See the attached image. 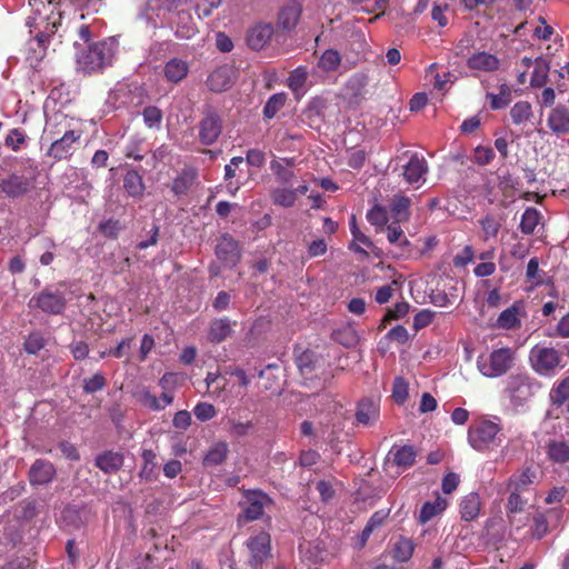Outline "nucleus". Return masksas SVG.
Returning a JSON list of instances; mask_svg holds the SVG:
<instances>
[{"instance_id": "1", "label": "nucleus", "mask_w": 569, "mask_h": 569, "mask_svg": "<svg viewBox=\"0 0 569 569\" xmlns=\"http://www.w3.org/2000/svg\"><path fill=\"white\" fill-rule=\"evenodd\" d=\"M569 359V342L561 346L560 349L546 346H535L530 350L529 361L531 368L539 376H553L557 370L567 366Z\"/></svg>"}, {"instance_id": "2", "label": "nucleus", "mask_w": 569, "mask_h": 569, "mask_svg": "<svg viewBox=\"0 0 569 569\" xmlns=\"http://www.w3.org/2000/svg\"><path fill=\"white\" fill-rule=\"evenodd\" d=\"M114 57V43L99 41L91 44L79 58V64L86 73L103 70L111 66Z\"/></svg>"}, {"instance_id": "3", "label": "nucleus", "mask_w": 569, "mask_h": 569, "mask_svg": "<svg viewBox=\"0 0 569 569\" xmlns=\"http://www.w3.org/2000/svg\"><path fill=\"white\" fill-rule=\"evenodd\" d=\"M515 361L513 351L508 348H499L488 356H480L477 366L481 375L488 378H498L507 373Z\"/></svg>"}, {"instance_id": "4", "label": "nucleus", "mask_w": 569, "mask_h": 569, "mask_svg": "<svg viewBox=\"0 0 569 569\" xmlns=\"http://www.w3.org/2000/svg\"><path fill=\"white\" fill-rule=\"evenodd\" d=\"M23 169L29 173V177L18 173H12L0 182V188L3 193L9 198H19L28 193L36 181L38 174V164L32 159H26Z\"/></svg>"}, {"instance_id": "5", "label": "nucleus", "mask_w": 569, "mask_h": 569, "mask_svg": "<svg viewBox=\"0 0 569 569\" xmlns=\"http://www.w3.org/2000/svg\"><path fill=\"white\" fill-rule=\"evenodd\" d=\"M500 431V425L491 420L482 419L475 421L469 427L468 440L473 449L485 451L496 442Z\"/></svg>"}, {"instance_id": "6", "label": "nucleus", "mask_w": 569, "mask_h": 569, "mask_svg": "<svg viewBox=\"0 0 569 569\" xmlns=\"http://www.w3.org/2000/svg\"><path fill=\"white\" fill-rule=\"evenodd\" d=\"M198 128L199 141L204 146H211L217 142L222 132V119L216 110L207 107L202 112Z\"/></svg>"}, {"instance_id": "7", "label": "nucleus", "mask_w": 569, "mask_h": 569, "mask_svg": "<svg viewBox=\"0 0 569 569\" xmlns=\"http://www.w3.org/2000/svg\"><path fill=\"white\" fill-rule=\"evenodd\" d=\"M29 305L48 315H61L66 309L67 300L63 292L46 288L34 295Z\"/></svg>"}, {"instance_id": "8", "label": "nucleus", "mask_w": 569, "mask_h": 569, "mask_svg": "<svg viewBox=\"0 0 569 569\" xmlns=\"http://www.w3.org/2000/svg\"><path fill=\"white\" fill-rule=\"evenodd\" d=\"M250 551L249 565L252 569H262V563L270 557L271 539L269 533L261 531L257 536L250 537L247 542Z\"/></svg>"}, {"instance_id": "9", "label": "nucleus", "mask_w": 569, "mask_h": 569, "mask_svg": "<svg viewBox=\"0 0 569 569\" xmlns=\"http://www.w3.org/2000/svg\"><path fill=\"white\" fill-rule=\"evenodd\" d=\"M81 130H66L61 138L56 139L47 151V156L54 160H67L73 151L74 144L79 142L81 138Z\"/></svg>"}, {"instance_id": "10", "label": "nucleus", "mask_w": 569, "mask_h": 569, "mask_svg": "<svg viewBox=\"0 0 569 569\" xmlns=\"http://www.w3.org/2000/svg\"><path fill=\"white\" fill-rule=\"evenodd\" d=\"M546 124L549 131L557 137L569 134V101L567 103L558 102L549 109Z\"/></svg>"}, {"instance_id": "11", "label": "nucleus", "mask_w": 569, "mask_h": 569, "mask_svg": "<svg viewBox=\"0 0 569 569\" xmlns=\"http://www.w3.org/2000/svg\"><path fill=\"white\" fill-rule=\"evenodd\" d=\"M132 397L137 400V402L152 411L163 410L167 406H170L173 402V395L171 392H162L158 398L153 395L150 389L146 386L138 387L133 392Z\"/></svg>"}, {"instance_id": "12", "label": "nucleus", "mask_w": 569, "mask_h": 569, "mask_svg": "<svg viewBox=\"0 0 569 569\" xmlns=\"http://www.w3.org/2000/svg\"><path fill=\"white\" fill-rule=\"evenodd\" d=\"M507 391L513 405L522 406L532 396V381L528 376L513 375L509 377Z\"/></svg>"}, {"instance_id": "13", "label": "nucleus", "mask_w": 569, "mask_h": 569, "mask_svg": "<svg viewBox=\"0 0 569 569\" xmlns=\"http://www.w3.org/2000/svg\"><path fill=\"white\" fill-rule=\"evenodd\" d=\"M270 498L260 490H246L242 505V516L247 521L259 519L263 515L264 506Z\"/></svg>"}, {"instance_id": "14", "label": "nucleus", "mask_w": 569, "mask_h": 569, "mask_svg": "<svg viewBox=\"0 0 569 569\" xmlns=\"http://www.w3.org/2000/svg\"><path fill=\"white\" fill-rule=\"evenodd\" d=\"M380 418V400L375 398H363L358 401L355 412L356 423L358 426L371 427Z\"/></svg>"}, {"instance_id": "15", "label": "nucleus", "mask_w": 569, "mask_h": 569, "mask_svg": "<svg viewBox=\"0 0 569 569\" xmlns=\"http://www.w3.org/2000/svg\"><path fill=\"white\" fill-rule=\"evenodd\" d=\"M216 254L228 267H234L240 258L239 243L230 234H223L216 247Z\"/></svg>"}, {"instance_id": "16", "label": "nucleus", "mask_w": 569, "mask_h": 569, "mask_svg": "<svg viewBox=\"0 0 569 569\" xmlns=\"http://www.w3.org/2000/svg\"><path fill=\"white\" fill-rule=\"evenodd\" d=\"M56 468L52 462L46 459H37L29 470V482L31 486H44L56 477Z\"/></svg>"}, {"instance_id": "17", "label": "nucleus", "mask_w": 569, "mask_h": 569, "mask_svg": "<svg viewBox=\"0 0 569 569\" xmlns=\"http://www.w3.org/2000/svg\"><path fill=\"white\" fill-rule=\"evenodd\" d=\"M233 71L228 66L216 68L207 78L206 84L212 92H222L228 90L232 83Z\"/></svg>"}, {"instance_id": "18", "label": "nucleus", "mask_w": 569, "mask_h": 569, "mask_svg": "<svg viewBox=\"0 0 569 569\" xmlns=\"http://www.w3.org/2000/svg\"><path fill=\"white\" fill-rule=\"evenodd\" d=\"M467 67L473 71L495 72L500 68V60L492 53L479 51L468 58Z\"/></svg>"}, {"instance_id": "19", "label": "nucleus", "mask_w": 569, "mask_h": 569, "mask_svg": "<svg viewBox=\"0 0 569 569\" xmlns=\"http://www.w3.org/2000/svg\"><path fill=\"white\" fill-rule=\"evenodd\" d=\"M273 27L271 23H257L248 30L247 43L253 50L262 49L271 39Z\"/></svg>"}, {"instance_id": "20", "label": "nucleus", "mask_w": 569, "mask_h": 569, "mask_svg": "<svg viewBox=\"0 0 569 569\" xmlns=\"http://www.w3.org/2000/svg\"><path fill=\"white\" fill-rule=\"evenodd\" d=\"M428 172V163L425 157L413 153L403 167V178L408 183L419 182Z\"/></svg>"}, {"instance_id": "21", "label": "nucleus", "mask_w": 569, "mask_h": 569, "mask_svg": "<svg viewBox=\"0 0 569 569\" xmlns=\"http://www.w3.org/2000/svg\"><path fill=\"white\" fill-rule=\"evenodd\" d=\"M123 455L112 450L103 451L94 459V465L107 475L116 473L123 466Z\"/></svg>"}, {"instance_id": "22", "label": "nucleus", "mask_w": 569, "mask_h": 569, "mask_svg": "<svg viewBox=\"0 0 569 569\" xmlns=\"http://www.w3.org/2000/svg\"><path fill=\"white\" fill-rule=\"evenodd\" d=\"M237 321H230L229 318L223 317L213 319L209 325L208 340L212 343H220L229 338L232 333V327Z\"/></svg>"}, {"instance_id": "23", "label": "nucleus", "mask_w": 569, "mask_h": 569, "mask_svg": "<svg viewBox=\"0 0 569 569\" xmlns=\"http://www.w3.org/2000/svg\"><path fill=\"white\" fill-rule=\"evenodd\" d=\"M302 13V6L297 1L286 4L278 14V24L283 30H292L298 24Z\"/></svg>"}, {"instance_id": "24", "label": "nucleus", "mask_w": 569, "mask_h": 569, "mask_svg": "<svg viewBox=\"0 0 569 569\" xmlns=\"http://www.w3.org/2000/svg\"><path fill=\"white\" fill-rule=\"evenodd\" d=\"M551 516H556L559 520L562 516L561 509H549L546 512H537L532 517V527H531V536L532 538L540 540L542 539L549 531V520L548 518Z\"/></svg>"}, {"instance_id": "25", "label": "nucleus", "mask_w": 569, "mask_h": 569, "mask_svg": "<svg viewBox=\"0 0 569 569\" xmlns=\"http://www.w3.org/2000/svg\"><path fill=\"white\" fill-rule=\"evenodd\" d=\"M197 171L192 168L182 169L172 180L171 191L174 196L180 197L189 192L197 180Z\"/></svg>"}, {"instance_id": "26", "label": "nucleus", "mask_w": 569, "mask_h": 569, "mask_svg": "<svg viewBox=\"0 0 569 569\" xmlns=\"http://www.w3.org/2000/svg\"><path fill=\"white\" fill-rule=\"evenodd\" d=\"M164 77L169 82L178 83L189 73V64L178 58L170 59L163 68Z\"/></svg>"}, {"instance_id": "27", "label": "nucleus", "mask_w": 569, "mask_h": 569, "mask_svg": "<svg viewBox=\"0 0 569 569\" xmlns=\"http://www.w3.org/2000/svg\"><path fill=\"white\" fill-rule=\"evenodd\" d=\"M229 455V446L226 441L213 443L203 457L204 467H216L222 465Z\"/></svg>"}, {"instance_id": "28", "label": "nucleus", "mask_w": 569, "mask_h": 569, "mask_svg": "<svg viewBox=\"0 0 569 569\" xmlns=\"http://www.w3.org/2000/svg\"><path fill=\"white\" fill-rule=\"evenodd\" d=\"M480 509H481V499L477 492H470L469 495L465 496L461 499L460 513H461V518L465 521L475 520L479 516Z\"/></svg>"}, {"instance_id": "29", "label": "nucleus", "mask_w": 569, "mask_h": 569, "mask_svg": "<svg viewBox=\"0 0 569 569\" xmlns=\"http://www.w3.org/2000/svg\"><path fill=\"white\" fill-rule=\"evenodd\" d=\"M368 81V76L362 72L355 73L347 81L346 88L355 102H360L365 99Z\"/></svg>"}, {"instance_id": "30", "label": "nucleus", "mask_w": 569, "mask_h": 569, "mask_svg": "<svg viewBox=\"0 0 569 569\" xmlns=\"http://www.w3.org/2000/svg\"><path fill=\"white\" fill-rule=\"evenodd\" d=\"M331 339L345 348H355L359 342L358 332L351 325H345L333 330Z\"/></svg>"}, {"instance_id": "31", "label": "nucleus", "mask_w": 569, "mask_h": 569, "mask_svg": "<svg viewBox=\"0 0 569 569\" xmlns=\"http://www.w3.org/2000/svg\"><path fill=\"white\" fill-rule=\"evenodd\" d=\"M123 189L132 198H140L144 192L142 176L136 170H129L123 176Z\"/></svg>"}, {"instance_id": "32", "label": "nucleus", "mask_w": 569, "mask_h": 569, "mask_svg": "<svg viewBox=\"0 0 569 569\" xmlns=\"http://www.w3.org/2000/svg\"><path fill=\"white\" fill-rule=\"evenodd\" d=\"M176 37L180 39H191L197 33L190 12L180 10L177 14Z\"/></svg>"}, {"instance_id": "33", "label": "nucleus", "mask_w": 569, "mask_h": 569, "mask_svg": "<svg viewBox=\"0 0 569 569\" xmlns=\"http://www.w3.org/2000/svg\"><path fill=\"white\" fill-rule=\"evenodd\" d=\"M389 453L398 467L409 468L416 462L417 451L412 446L393 447Z\"/></svg>"}, {"instance_id": "34", "label": "nucleus", "mask_w": 569, "mask_h": 569, "mask_svg": "<svg viewBox=\"0 0 569 569\" xmlns=\"http://www.w3.org/2000/svg\"><path fill=\"white\" fill-rule=\"evenodd\" d=\"M550 70V63L549 61L543 58L539 57L533 62V71L530 78V84L533 88H541L547 83L548 80V73Z\"/></svg>"}, {"instance_id": "35", "label": "nucleus", "mask_w": 569, "mask_h": 569, "mask_svg": "<svg viewBox=\"0 0 569 569\" xmlns=\"http://www.w3.org/2000/svg\"><path fill=\"white\" fill-rule=\"evenodd\" d=\"M510 118L515 126H521L533 118L532 106L529 101H518L510 109Z\"/></svg>"}, {"instance_id": "36", "label": "nucleus", "mask_w": 569, "mask_h": 569, "mask_svg": "<svg viewBox=\"0 0 569 569\" xmlns=\"http://www.w3.org/2000/svg\"><path fill=\"white\" fill-rule=\"evenodd\" d=\"M415 548L416 543L411 538L400 536L393 545V558L399 562H407L412 557Z\"/></svg>"}, {"instance_id": "37", "label": "nucleus", "mask_w": 569, "mask_h": 569, "mask_svg": "<svg viewBox=\"0 0 569 569\" xmlns=\"http://www.w3.org/2000/svg\"><path fill=\"white\" fill-rule=\"evenodd\" d=\"M553 407H561L569 400V377L557 381L549 393Z\"/></svg>"}, {"instance_id": "38", "label": "nucleus", "mask_w": 569, "mask_h": 569, "mask_svg": "<svg viewBox=\"0 0 569 569\" xmlns=\"http://www.w3.org/2000/svg\"><path fill=\"white\" fill-rule=\"evenodd\" d=\"M447 507V501L438 497L435 501H427L422 505L418 520L420 523H427L433 517L441 513Z\"/></svg>"}, {"instance_id": "39", "label": "nucleus", "mask_w": 569, "mask_h": 569, "mask_svg": "<svg viewBox=\"0 0 569 569\" xmlns=\"http://www.w3.org/2000/svg\"><path fill=\"white\" fill-rule=\"evenodd\" d=\"M548 458L556 463L569 461V446L565 441L552 440L547 446Z\"/></svg>"}, {"instance_id": "40", "label": "nucleus", "mask_w": 569, "mask_h": 569, "mask_svg": "<svg viewBox=\"0 0 569 569\" xmlns=\"http://www.w3.org/2000/svg\"><path fill=\"white\" fill-rule=\"evenodd\" d=\"M487 99L490 100V108L499 110L507 107L512 100V89L510 86L503 83L499 87V93H487Z\"/></svg>"}, {"instance_id": "41", "label": "nucleus", "mask_w": 569, "mask_h": 569, "mask_svg": "<svg viewBox=\"0 0 569 569\" xmlns=\"http://www.w3.org/2000/svg\"><path fill=\"white\" fill-rule=\"evenodd\" d=\"M539 221H540V212L536 208H532V207L527 208L521 216V220H520V224H519L520 231L523 234L533 233Z\"/></svg>"}, {"instance_id": "42", "label": "nucleus", "mask_w": 569, "mask_h": 569, "mask_svg": "<svg viewBox=\"0 0 569 569\" xmlns=\"http://www.w3.org/2000/svg\"><path fill=\"white\" fill-rule=\"evenodd\" d=\"M308 79L307 67L300 66L292 70L287 79V86L295 94H298L305 87Z\"/></svg>"}, {"instance_id": "43", "label": "nucleus", "mask_w": 569, "mask_h": 569, "mask_svg": "<svg viewBox=\"0 0 569 569\" xmlns=\"http://www.w3.org/2000/svg\"><path fill=\"white\" fill-rule=\"evenodd\" d=\"M519 316V309L516 306H511L510 308H507L503 310L498 319H497V326L502 329H515L520 326V320L518 318Z\"/></svg>"}, {"instance_id": "44", "label": "nucleus", "mask_w": 569, "mask_h": 569, "mask_svg": "<svg viewBox=\"0 0 569 569\" xmlns=\"http://www.w3.org/2000/svg\"><path fill=\"white\" fill-rule=\"evenodd\" d=\"M341 63V56L335 49H327L318 61V67L325 72L336 71Z\"/></svg>"}, {"instance_id": "45", "label": "nucleus", "mask_w": 569, "mask_h": 569, "mask_svg": "<svg viewBox=\"0 0 569 569\" xmlns=\"http://www.w3.org/2000/svg\"><path fill=\"white\" fill-rule=\"evenodd\" d=\"M271 199L277 206L290 208L296 203L297 191H293L292 189L277 188L272 190Z\"/></svg>"}, {"instance_id": "46", "label": "nucleus", "mask_w": 569, "mask_h": 569, "mask_svg": "<svg viewBox=\"0 0 569 569\" xmlns=\"http://www.w3.org/2000/svg\"><path fill=\"white\" fill-rule=\"evenodd\" d=\"M479 224L483 232V240L496 238L501 228V221L491 214H487L480 219Z\"/></svg>"}, {"instance_id": "47", "label": "nucleus", "mask_w": 569, "mask_h": 569, "mask_svg": "<svg viewBox=\"0 0 569 569\" xmlns=\"http://www.w3.org/2000/svg\"><path fill=\"white\" fill-rule=\"evenodd\" d=\"M287 101L286 93H274L272 94L263 107V116L267 119H272L278 111L284 106Z\"/></svg>"}, {"instance_id": "48", "label": "nucleus", "mask_w": 569, "mask_h": 569, "mask_svg": "<svg viewBox=\"0 0 569 569\" xmlns=\"http://www.w3.org/2000/svg\"><path fill=\"white\" fill-rule=\"evenodd\" d=\"M533 478L535 472L527 468L520 475L511 477L508 487L516 491H523L533 482Z\"/></svg>"}, {"instance_id": "49", "label": "nucleus", "mask_w": 569, "mask_h": 569, "mask_svg": "<svg viewBox=\"0 0 569 569\" xmlns=\"http://www.w3.org/2000/svg\"><path fill=\"white\" fill-rule=\"evenodd\" d=\"M47 345V340L39 331L31 332L23 343V349L29 355H37Z\"/></svg>"}, {"instance_id": "50", "label": "nucleus", "mask_w": 569, "mask_h": 569, "mask_svg": "<svg viewBox=\"0 0 569 569\" xmlns=\"http://www.w3.org/2000/svg\"><path fill=\"white\" fill-rule=\"evenodd\" d=\"M141 458L143 466L140 471V477L146 480H152L156 468V453L151 449H143Z\"/></svg>"}, {"instance_id": "51", "label": "nucleus", "mask_w": 569, "mask_h": 569, "mask_svg": "<svg viewBox=\"0 0 569 569\" xmlns=\"http://www.w3.org/2000/svg\"><path fill=\"white\" fill-rule=\"evenodd\" d=\"M520 491H511L508 502L506 506L507 516L509 519V522L512 523V515L523 511L525 506L527 503V500H525L520 495Z\"/></svg>"}, {"instance_id": "52", "label": "nucleus", "mask_w": 569, "mask_h": 569, "mask_svg": "<svg viewBox=\"0 0 569 569\" xmlns=\"http://www.w3.org/2000/svg\"><path fill=\"white\" fill-rule=\"evenodd\" d=\"M143 122L150 129H159L162 122V111L156 106H148L142 111Z\"/></svg>"}, {"instance_id": "53", "label": "nucleus", "mask_w": 569, "mask_h": 569, "mask_svg": "<svg viewBox=\"0 0 569 569\" xmlns=\"http://www.w3.org/2000/svg\"><path fill=\"white\" fill-rule=\"evenodd\" d=\"M270 170L272 171L276 180L281 184H289L295 178V172L291 169L286 168L283 162L271 161Z\"/></svg>"}, {"instance_id": "54", "label": "nucleus", "mask_w": 569, "mask_h": 569, "mask_svg": "<svg viewBox=\"0 0 569 569\" xmlns=\"http://www.w3.org/2000/svg\"><path fill=\"white\" fill-rule=\"evenodd\" d=\"M27 134L23 129L14 128L9 131L4 139L6 147L19 151L26 144Z\"/></svg>"}, {"instance_id": "55", "label": "nucleus", "mask_w": 569, "mask_h": 569, "mask_svg": "<svg viewBox=\"0 0 569 569\" xmlns=\"http://www.w3.org/2000/svg\"><path fill=\"white\" fill-rule=\"evenodd\" d=\"M387 239L390 243L398 244L400 248L410 247L409 240L398 224L392 223L387 227Z\"/></svg>"}, {"instance_id": "56", "label": "nucleus", "mask_w": 569, "mask_h": 569, "mask_svg": "<svg viewBox=\"0 0 569 569\" xmlns=\"http://www.w3.org/2000/svg\"><path fill=\"white\" fill-rule=\"evenodd\" d=\"M296 363L302 376L310 375L316 368L315 353L310 350L303 351L297 358Z\"/></svg>"}, {"instance_id": "57", "label": "nucleus", "mask_w": 569, "mask_h": 569, "mask_svg": "<svg viewBox=\"0 0 569 569\" xmlns=\"http://www.w3.org/2000/svg\"><path fill=\"white\" fill-rule=\"evenodd\" d=\"M409 312V303L408 302H397L393 308L389 309L382 319V323L380 329L385 328L386 322L403 318Z\"/></svg>"}, {"instance_id": "58", "label": "nucleus", "mask_w": 569, "mask_h": 569, "mask_svg": "<svg viewBox=\"0 0 569 569\" xmlns=\"http://www.w3.org/2000/svg\"><path fill=\"white\" fill-rule=\"evenodd\" d=\"M107 386L104 376L100 372L94 373L91 378L84 379L83 391L88 395L102 390Z\"/></svg>"}, {"instance_id": "59", "label": "nucleus", "mask_w": 569, "mask_h": 569, "mask_svg": "<svg viewBox=\"0 0 569 569\" xmlns=\"http://www.w3.org/2000/svg\"><path fill=\"white\" fill-rule=\"evenodd\" d=\"M193 413L199 421H209L217 416V409L209 402H199L193 408Z\"/></svg>"}, {"instance_id": "60", "label": "nucleus", "mask_w": 569, "mask_h": 569, "mask_svg": "<svg viewBox=\"0 0 569 569\" xmlns=\"http://www.w3.org/2000/svg\"><path fill=\"white\" fill-rule=\"evenodd\" d=\"M410 203L411 201L408 197L397 194L392 200L391 210L399 219L407 218Z\"/></svg>"}, {"instance_id": "61", "label": "nucleus", "mask_w": 569, "mask_h": 569, "mask_svg": "<svg viewBox=\"0 0 569 569\" xmlns=\"http://www.w3.org/2000/svg\"><path fill=\"white\" fill-rule=\"evenodd\" d=\"M367 220L377 227H383L388 222V212L381 206H375L367 213Z\"/></svg>"}, {"instance_id": "62", "label": "nucleus", "mask_w": 569, "mask_h": 569, "mask_svg": "<svg viewBox=\"0 0 569 569\" xmlns=\"http://www.w3.org/2000/svg\"><path fill=\"white\" fill-rule=\"evenodd\" d=\"M392 397L397 403H403L408 398V383L402 377L393 381Z\"/></svg>"}, {"instance_id": "63", "label": "nucleus", "mask_w": 569, "mask_h": 569, "mask_svg": "<svg viewBox=\"0 0 569 569\" xmlns=\"http://www.w3.org/2000/svg\"><path fill=\"white\" fill-rule=\"evenodd\" d=\"M526 277L535 286L543 283L542 274L539 269V261L537 258H531L527 264Z\"/></svg>"}, {"instance_id": "64", "label": "nucleus", "mask_w": 569, "mask_h": 569, "mask_svg": "<svg viewBox=\"0 0 569 569\" xmlns=\"http://www.w3.org/2000/svg\"><path fill=\"white\" fill-rule=\"evenodd\" d=\"M495 158L493 149L490 147L479 146L473 151V161L479 166H486Z\"/></svg>"}]
</instances>
